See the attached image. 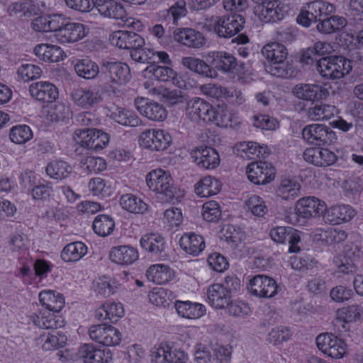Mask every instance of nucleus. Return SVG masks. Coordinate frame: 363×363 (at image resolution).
Masks as SVG:
<instances>
[{
    "mask_svg": "<svg viewBox=\"0 0 363 363\" xmlns=\"http://www.w3.org/2000/svg\"><path fill=\"white\" fill-rule=\"evenodd\" d=\"M262 53L268 60V64L265 65L267 73L282 78H288L292 75L291 67L285 62L287 52L284 45L276 42L269 43L263 47Z\"/></svg>",
    "mask_w": 363,
    "mask_h": 363,
    "instance_id": "f257e3e1",
    "label": "nucleus"
},
{
    "mask_svg": "<svg viewBox=\"0 0 363 363\" xmlns=\"http://www.w3.org/2000/svg\"><path fill=\"white\" fill-rule=\"evenodd\" d=\"M104 89L115 93L117 88L128 84L132 78L129 66L121 62H104L101 64Z\"/></svg>",
    "mask_w": 363,
    "mask_h": 363,
    "instance_id": "f03ea898",
    "label": "nucleus"
},
{
    "mask_svg": "<svg viewBox=\"0 0 363 363\" xmlns=\"http://www.w3.org/2000/svg\"><path fill=\"white\" fill-rule=\"evenodd\" d=\"M320 74L329 79H338L352 70L351 61L342 56L323 57L317 61Z\"/></svg>",
    "mask_w": 363,
    "mask_h": 363,
    "instance_id": "7ed1b4c3",
    "label": "nucleus"
},
{
    "mask_svg": "<svg viewBox=\"0 0 363 363\" xmlns=\"http://www.w3.org/2000/svg\"><path fill=\"white\" fill-rule=\"evenodd\" d=\"M245 18L238 13H231L213 18V30L219 38H230L244 28Z\"/></svg>",
    "mask_w": 363,
    "mask_h": 363,
    "instance_id": "20e7f679",
    "label": "nucleus"
},
{
    "mask_svg": "<svg viewBox=\"0 0 363 363\" xmlns=\"http://www.w3.org/2000/svg\"><path fill=\"white\" fill-rule=\"evenodd\" d=\"M74 140L87 149L99 151L107 147L110 136L107 133L94 128L77 129L73 133Z\"/></svg>",
    "mask_w": 363,
    "mask_h": 363,
    "instance_id": "39448f33",
    "label": "nucleus"
},
{
    "mask_svg": "<svg viewBox=\"0 0 363 363\" xmlns=\"http://www.w3.org/2000/svg\"><path fill=\"white\" fill-rule=\"evenodd\" d=\"M146 182L150 189L165 196L166 201H172L176 189L170 175L163 169L152 170L146 177Z\"/></svg>",
    "mask_w": 363,
    "mask_h": 363,
    "instance_id": "423d86ee",
    "label": "nucleus"
},
{
    "mask_svg": "<svg viewBox=\"0 0 363 363\" xmlns=\"http://www.w3.org/2000/svg\"><path fill=\"white\" fill-rule=\"evenodd\" d=\"M171 135L164 130L148 128L140 135L139 144L141 147L151 151H163L172 143Z\"/></svg>",
    "mask_w": 363,
    "mask_h": 363,
    "instance_id": "0eeeda50",
    "label": "nucleus"
},
{
    "mask_svg": "<svg viewBox=\"0 0 363 363\" xmlns=\"http://www.w3.org/2000/svg\"><path fill=\"white\" fill-rule=\"evenodd\" d=\"M289 11L288 4L277 0H272L262 5H255L254 13L266 23H274L282 21Z\"/></svg>",
    "mask_w": 363,
    "mask_h": 363,
    "instance_id": "6e6552de",
    "label": "nucleus"
},
{
    "mask_svg": "<svg viewBox=\"0 0 363 363\" xmlns=\"http://www.w3.org/2000/svg\"><path fill=\"white\" fill-rule=\"evenodd\" d=\"M325 211V203L315 197L308 196L300 199L296 202L295 207L296 221L300 225H303L306 220L320 216Z\"/></svg>",
    "mask_w": 363,
    "mask_h": 363,
    "instance_id": "1a4fd4ad",
    "label": "nucleus"
},
{
    "mask_svg": "<svg viewBox=\"0 0 363 363\" xmlns=\"http://www.w3.org/2000/svg\"><path fill=\"white\" fill-rule=\"evenodd\" d=\"M318 348L335 359L342 358L347 354V344L332 333H323L316 337Z\"/></svg>",
    "mask_w": 363,
    "mask_h": 363,
    "instance_id": "9d476101",
    "label": "nucleus"
},
{
    "mask_svg": "<svg viewBox=\"0 0 363 363\" xmlns=\"http://www.w3.org/2000/svg\"><path fill=\"white\" fill-rule=\"evenodd\" d=\"M303 138L308 143L315 145H328L336 140L335 133L322 124H311L302 130Z\"/></svg>",
    "mask_w": 363,
    "mask_h": 363,
    "instance_id": "9b49d317",
    "label": "nucleus"
},
{
    "mask_svg": "<svg viewBox=\"0 0 363 363\" xmlns=\"http://www.w3.org/2000/svg\"><path fill=\"white\" fill-rule=\"evenodd\" d=\"M246 173L251 182L257 185H263L270 183L274 179L276 171L271 163L259 160L249 164Z\"/></svg>",
    "mask_w": 363,
    "mask_h": 363,
    "instance_id": "f8f14e48",
    "label": "nucleus"
},
{
    "mask_svg": "<svg viewBox=\"0 0 363 363\" xmlns=\"http://www.w3.org/2000/svg\"><path fill=\"white\" fill-rule=\"evenodd\" d=\"M248 289L250 293L259 298H270L280 289L276 281L266 275H257L250 279Z\"/></svg>",
    "mask_w": 363,
    "mask_h": 363,
    "instance_id": "ddd939ff",
    "label": "nucleus"
},
{
    "mask_svg": "<svg viewBox=\"0 0 363 363\" xmlns=\"http://www.w3.org/2000/svg\"><path fill=\"white\" fill-rule=\"evenodd\" d=\"M186 115L192 121H202L208 123L213 118V107L205 100L195 97L190 99L186 106Z\"/></svg>",
    "mask_w": 363,
    "mask_h": 363,
    "instance_id": "4468645a",
    "label": "nucleus"
},
{
    "mask_svg": "<svg viewBox=\"0 0 363 363\" xmlns=\"http://www.w3.org/2000/svg\"><path fill=\"white\" fill-rule=\"evenodd\" d=\"M73 103L84 108H90L101 103L103 96L101 90L96 86L79 88L72 93Z\"/></svg>",
    "mask_w": 363,
    "mask_h": 363,
    "instance_id": "2eb2a0df",
    "label": "nucleus"
},
{
    "mask_svg": "<svg viewBox=\"0 0 363 363\" xmlns=\"http://www.w3.org/2000/svg\"><path fill=\"white\" fill-rule=\"evenodd\" d=\"M194 162L200 167L214 169L220 164V155L217 150L209 146H199L191 152Z\"/></svg>",
    "mask_w": 363,
    "mask_h": 363,
    "instance_id": "dca6fc26",
    "label": "nucleus"
},
{
    "mask_svg": "<svg viewBox=\"0 0 363 363\" xmlns=\"http://www.w3.org/2000/svg\"><path fill=\"white\" fill-rule=\"evenodd\" d=\"M111 43L121 49L133 50L145 45V40L136 33L127 30L113 32L109 38Z\"/></svg>",
    "mask_w": 363,
    "mask_h": 363,
    "instance_id": "f3484780",
    "label": "nucleus"
},
{
    "mask_svg": "<svg viewBox=\"0 0 363 363\" xmlns=\"http://www.w3.org/2000/svg\"><path fill=\"white\" fill-rule=\"evenodd\" d=\"M292 94L298 99L314 102L325 99L329 92L327 89L315 84H298L292 89Z\"/></svg>",
    "mask_w": 363,
    "mask_h": 363,
    "instance_id": "a211bd4d",
    "label": "nucleus"
},
{
    "mask_svg": "<svg viewBox=\"0 0 363 363\" xmlns=\"http://www.w3.org/2000/svg\"><path fill=\"white\" fill-rule=\"evenodd\" d=\"M135 105L141 115L151 121H162L167 118L166 108L158 102L141 98L135 99Z\"/></svg>",
    "mask_w": 363,
    "mask_h": 363,
    "instance_id": "6ab92c4d",
    "label": "nucleus"
},
{
    "mask_svg": "<svg viewBox=\"0 0 363 363\" xmlns=\"http://www.w3.org/2000/svg\"><path fill=\"white\" fill-rule=\"evenodd\" d=\"M206 61L213 70L216 69L223 73L233 72L237 66L235 57L226 52L214 51L209 52L206 56Z\"/></svg>",
    "mask_w": 363,
    "mask_h": 363,
    "instance_id": "aec40b11",
    "label": "nucleus"
},
{
    "mask_svg": "<svg viewBox=\"0 0 363 363\" xmlns=\"http://www.w3.org/2000/svg\"><path fill=\"white\" fill-rule=\"evenodd\" d=\"M31 96L44 103H52L58 97V89L52 83L40 81L32 83L29 86Z\"/></svg>",
    "mask_w": 363,
    "mask_h": 363,
    "instance_id": "412c9836",
    "label": "nucleus"
},
{
    "mask_svg": "<svg viewBox=\"0 0 363 363\" xmlns=\"http://www.w3.org/2000/svg\"><path fill=\"white\" fill-rule=\"evenodd\" d=\"M86 35L84 26L79 23H66L54 37L60 43H75Z\"/></svg>",
    "mask_w": 363,
    "mask_h": 363,
    "instance_id": "4be33fe9",
    "label": "nucleus"
},
{
    "mask_svg": "<svg viewBox=\"0 0 363 363\" xmlns=\"http://www.w3.org/2000/svg\"><path fill=\"white\" fill-rule=\"evenodd\" d=\"M79 354L84 363H108L112 359V352L109 349H97L90 344L81 346Z\"/></svg>",
    "mask_w": 363,
    "mask_h": 363,
    "instance_id": "5701e85b",
    "label": "nucleus"
},
{
    "mask_svg": "<svg viewBox=\"0 0 363 363\" xmlns=\"http://www.w3.org/2000/svg\"><path fill=\"white\" fill-rule=\"evenodd\" d=\"M173 37L176 41L190 48H199L206 43L203 34L192 28H177Z\"/></svg>",
    "mask_w": 363,
    "mask_h": 363,
    "instance_id": "b1692460",
    "label": "nucleus"
},
{
    "mask_svg": "<svg viewBox=\"0 0 363 363\" xmlns=\"http://www.w3.org/2000/svg\"><path fill=\"white\" fill-rule=\"evenodd\" d=\"M34 325L41 329L55 330L65 325L64 320L51 311H40L30 316Z\"/></svg>",
    "mask_w": 363,
    "mask_h": 363,
    "instance_id": "393cba45",
    "label": "nucleus"
},
{
    "mask_svg": "<svg viewBox=\"0 0 363 363\" xmlns=\"http://www.w3.org/2000/svg\"><path fill=\"white\" fill-rule=\"evenodd\" d=\"M110 259L118 264L130 265L138 259V250L129 245H120L111 248L109 252Z\"/></svg>",
    "mask_w": 363,
    "mask_h": 363,
    "instance_id": "a878e982",
    "label": "nucleus"
},
{
    "mask_svg": "<svg viewBox=\"0 0 363 363\" xmlns=\"http://www.w3.org/2000/svg\"><path fill=\"white\" fill-rule=\"evenodd\" d=\"M93 4L98 12L106 18L123 20L125 17V9L114 0H95Z\"/></svg>",
    "mask_w": 363,
    "mask_h": 363,
    "instance_id": "bb28decb",
    "label": "nucleus"
},
{
    "mask_svg": "<svg viewBox=\"0 0 363 363\" xmlns=\"http://www.w3.org/2000/svg\"><path fill=\"white\" fill-rule=\"evenodd\" d=\"M182 249L189 255L197 256L205 248L203 238L195 233H185L179 240Z\"/></svg>",
    "mask_w": 363,
    "mask_h": 363,
    "instance_id": "cd10ccee",
    "label": "nucleus"
},
{
    "mask_svg": "<svg viewBox=\"0 0 363 363\" xmlns=\"http://www.w3.org/2000/svg\"><path fill=\"white\" fill-rule=\"evenodd\" d=\"M146 276L150 281L156 284H164L173 279L174 272L167 265L157 264L149 267Z\"/></svg>",
    "mask_w": 363,
    "mask_h": 363,
    "instance_id": "c85d7f7f",
    "label": "nucleus"
},
{
    "mask_svg": "<svg viewBox=\"0 0 363 363\" xmlns=\"http://www.w3.org/2000/svg\"><path fill=\"white\" fill-rule=\"evenodd\" d=\"M140 245L146 251L156 257H162L166 247L164 238L158 234H147L140 239Z\"/></svg>",
    "mask_w": 363,
    "mask_h": 363,
    "instance_id": "c756f323",
    "label": "nucleus"
},
{
    "mask_svg": "<svg viewBox=\"0 0 363 363\" xmlns=\"http://www.w3.org/2000/svg\"><path fill=\"white\" fill-rule=\"evenodd\" d=\"M124 314L123 305L121 303L106 302L96 311V317L99 320H109L111 323H116Z\"/></svg>",
    "mask_w": 363,
    "mask_h": 363,
    "instance_id": "7c9ffc66",
    "label": "nucleus"
},
{
    "mask_svg": "<svg viewBox=\"0 0 363 363\" xmlns=\"http://www.w3.org/2000/svg\"><path fill=\"white\" fill-rule=\"evenodd\" d=\"M175 308L179 315L189 319L199 318L206 313V308L203 305L189 301H177L175 302Z\"/></svg>",
    "mask_w": 363,
    "mask_h": 363,
    "instance_id": "2f4dec72",
    "label": "nucleus"
},
{
    "mask_svg": "<svg viewBox=\"0 0 363 363\" xmlns=\"http://www.w3.org/2000/svg\"><path fill=\"white\" fill-rule=\"evenodd\" d=\"M207 298L209 303L216 308H224L231 299V296L219 284H211L207 290Z\"/></svg>",
    "mask_w": 363,
    "mask_h": 363,
    "instance_id": "473e14b6",
    "label": "nucleus"
},
{
    "mask_svg": "<svg viewBox=\"0 0 363 363\" xmlns=\"http://www.w3.org/2000/svg\"><path fill=\"white\" fill-rule=\"evenodd\" d=\"M33 52L39 59L48 62H59L63 59V50L59 46L54 45H37Z\"/></svg>",
    "mask_w": 363,
    "mask_h": 363,
    "instance_id": "72a5a7b5",
    "label": "nucleus"
},
{
    "mask_svg": "<svg viewBox=\"0 0 363 363\" xmlns=\"http://www.w3.org/2000/svg\"><path fill=\"white\" fill-rule=\"evenodd\" d=\"M220 182L211 176L202 178L195 185V192L201 197L216 195L220 191Z\"/></svg>",
    "mask_w": 363,
    "mask_h": 363,
    "instance_id": "f704fd0d",
    "label": "nucleus"
},
{
    "mask_svg": "<svg viewBox=\"0 0 363 363\" xmlns=\"http://www.w3.org/2000/svg\"><path fill=\"white\" fill-rule=\"evenodd\" d=\"M88 248L82 242L67 244L62 250L61 257L66 262H77L87 254Z\"/></svg>",
    "mask_w": 363,
    "mask_h": 363,
    "instance_id": "c9c22d12",
    "label": "nucleus"
},
{
    "mask_svg": "<svg viewBox=\"0 0 363 363\" xmlns=\"http://www.w3.org/2000/svg\"><path fill=\"white\" fill-rule=\"evenodd\" d=\"M301 185L291 179L281 180L276 189V195L284 200H291L296 198L300 194Z\"/></svg>",
    "mask_w": 363,
    "mask_h": 363,
    "instance_id": "e433bc0d",
    "label": "nucleus"
},
{
    "mask_svg": "<svg viewBox=\"0 0 363 363\" xmlns=\"http://www.w3.org/2000/svg\"><path fill=\"white\" fill-rule=\"evenodd\" d=\"M41 304L48 311L59 312L65 305L64 298L60 294L52 291H43L39 294Z\"/></svg>",
    "mask_w": 363,
    "mask_h": 363,
    "instance_id": "4c0bfd02",
    "label": "nucleus"
},
{
    "mask_svg": "<svg viewBox=\"0 0 363 363\" xmlns=\"http://www.w3.org/2000/svg\"><path fill=\"white\" fill-rule=\"evenodd\" d=\"M121 207L132 213H144L147 210V204L134 194H126L120 199Z\"/></svg>",
    "mask_w": 363,
    "mask_h": 363,
    "instance_id": "58836bf2",
    "label": "nucleus"
},
{
    "mask_svg": "<svg viewBox=\"0 0 363 363\" xmlns=\"http://www.w3.org/2000/svg\"><path fill=\"white\" fill-rule=\"evenodd\" d=\"M354 216V211L349 205H337L332 206L327 211V218L335 224L342 221H349Z\"/></svg>",
    "mask_w": 363,
    "mask_h": 363,
    "instance_id": "ea45409f",
    "label": "nucleus"
},
{
    "mask_svg": "<svg viewBox=\"0 0 363 363\" xmlns=\"http://www.w3.org/2000/svg\"><path fill=\"white\" fill-rule=\"evenodd\" d=\"M316 28L323 34H330L338 31L347 25L345 18L339 16H332L318 21Z\"/></svg>",
    "mask_w": 363,
    "mask_h": 363,
    "instance_id": "a19ab883",
    "label": "nucleus"
},
{
    "mask_svg": "<svg viewBox=\"0 0 363 363\" xmlns=\"http://www.w3.org/2000/svg\"><path fill=\"white\" fill-rule=\"evenodd\" d=\"M182 64L189 70L204 77H213L215 74V71L210 68V65L199 58L185 57L182 59Z\"/></svg>",
    "mask_w": 363,
    "mask_h": 363,
    "instance_id": "79ce46f5",
    "label": "nucleus"
},
{
    "mask_svg": "<svg viewBox=\"0 0 363 363\" xmlns=\"http://www.w3.org/2000/svg\"><path fill=\"white\" fill-rule=\"evenodd\" d=\"M40 340L43 342L44 350H54L62 347L67 340L66 335L60 331L52 330V333H44L40 336Z\"/></svg>",
    "mask_w": 363,
    "mask_h": 363,
    "instance_id": "37998d69",
    "label": "nucleus"
},
{
    "mask_svg": "<svg viewBox=\"0 0 363 363\" xmlns=\"http://www.w3.org/2000/svg\"><path fill=\"white\" fill-rule=\"evenodd\" d=\"M337 113L335 106L325 104H315L307 111V116L312 121H324L333 118Z\"/></svg>",
    "mask_w": 363,
    "mask_h": 363,
    "instance_id": "c03bdc74",
    "label": "nucleus"
},
{
    "mask_svg": "<svg viewBox=\"0 0 363 363\" xmlns=\"http://www.w3.org/2000/svg\"><path fill=\"white\" fill-rule=\"evenodd\" d=\"M74 70L78 76L87 79H94L99 72V66L89 58L77 60Z\"/></svg>",
    "mask_w": 363,
    "mask_h": 363,
    "instance_id": "a18cd8bd",
    "label": "nucleus"
},
{
    "mask_svg": "<svg viewBox=\"0 0 363 363\" xmlns=\"http://www.w3.org/2000/svg\"><path fill=\"white\" fill-rule=\"evenodd\" d=\"M45 171L52 179H63L69 176L72 169L67 162L62 160H55L47 165Z\"/></svg>",
    "mask_w": 363,
    "mask_h": 363,
    "instance_id": "49530a36",
    "label": "nucleus"
},
{
    "mask_svg": "<svg viewBox=\"0 0 363 363\" xmlns=\"http://www.w3.org/2000/svg\"><path fill=\"white\" fill-rule=\"evenodd\" d=\"M92 227L95 233L99 236L106 237L113 232L115 222L111 216L100 214L95 218Z\"/></svg>",
    "mask_w": 363,
    "mask_h": 363,
    "instance_id": "de8ad7c7",
    "label": "nucleus"
},
{
    "mask_svg": "<svg viewBox=\"0 0 363 363\" xmlns=\"http://www.w3.org/2000/svg\"><path fill=\"white\" fill-rule=\"evenodd\" d=\"M333 264L335 272L342 274H353L357 272V267L352 259L348 256L340 255L334 257Z\"/></svg>",
    "mask_w": 363,
    "mask_h": 363,
    "instance_id": "09e8293b",
    "label": "nucleus"
},
{
    "mask_svg": "<svg viewBox=\"0 0 363 363\" xmlns=\"http://www.w3.org/2000/svg\"><path fill=\"white\" fill-rule=\"evenodd\" d=\"M112 118L116 122L123 125L136 127L141 124L140 119L135 113L121 108H118L113 112Z\"/></svg>",
    "mask_w": 363,
    "mask_h": 363,
    "instance_id": "8fccbe9b",
    "label": "nucleus"
},
{
    "mask_svg": "<svg viewBox=\"0 0 363 363\" xmlns=\"http://www.w3.org/2000/svg\"><path fill=\"white\" fill-rule=\"evenodd\" d=\"M9 138L14 143L24 144L33 138V132L28 125H18L11 129Z\"/></svg>",
    "mask_w": 363,
    "mask_h": 363,
    "instance_id": "3c124183",
    "label": "nucleus"
},
{
    "mask_svg": "<svg viewBox=\"0 0 363 363\" xmlns=\"http://www.w3.org/2000/svg\"><path fill=\"white\" fill-rule=\"evenodd\" d=\"M333 46L327 42L318 41L312 48H308L303 55L302 60L308 64L310 60H313L315 55L321 56L330 54L333 52Z\"/></svg>",
    "mask_w": 363,
    "mask_h": 363,
    "instance_id": "603ef678",
    "label": "nucleus"
},
{
    "mask_svg": "<svg viewBox=\"0 0 363 363\" xmlns=\"http://www.w3.org/2000/svg\"><path fill=\"white\" fill-rule=\"evenodd\" d=\"M245 203L247 210L257 217H263L268 211L264 201L257 195H250Z\"/></svg>",
    "mask_w": 363,
    "mask_h": 363,
    "instance_id": "864d4df0",
    "label": "nucleus"
},
{
    "mask_svg": "<svg viewBox=\"0 0 363 363\" xmlns=\"http://www.w3.org/2000/svg\"><path fill=\"white\" fill-rule=\"evenodd\" d=\"M187 13L186 4L184 0H179L175 2L167 10L164 11V16L166 20L172 21L174 24H177L178 20L184 17Z\"/></svg>",
    "mask_w": 363,
    "mask_h": 363,
    "instance_id": "5fc2aeb1",
    "label": "nucleus"
},
{
    "mask_svg": "<svg viewBox=\"0 0 363 363\" xmlns=\"http://www.w3.org/2000/svg\"><path fill=\"white\" fill-rule=\"evenodd\" d=\"M145 71L151 74L155 79L161 82L174 79L176 75L175 72L172 68L166 66L151 65Z\"/></svg>",
    "mask_w": 363,
    "mask_h": 363,
    "instance_id": "6e6d98bb",
    "label": "nucleus"
},
{
    "mask_svg": "<svg viewBox=\"0 0 363 363\" xmlns=\"http://www.w3.org/2000/svg\"><path fill=\"white\" fill-rule=\"evenodd\" d=\"M320 236L323 242L330 245L344 241L347 238V234L342 229L328 228L320 234Z\"/></svg>",
    "mask_w": 363,
    "mask_h": 363,
    "instance_id": "4d7b16f0",
    "label": "nucleus"
},
{
    "mask_svg": "<svg viewBox=\"0 0 363 363\" xmlns=\"http://www.w3.org/2000/svg\"><path fill=\"white\" fill-rule=\"evenodd\" d=\"M291 333L289 328L279 326L272 328L267 337V342L273 345H278L290 339Z\"/></svg>",
    "mask_w": 363,
    "mask_h": 363,
    "instance_id": "13d9d810",
    "label": "nucleus"
},
{
    "mask_svg": "<svg viewBox=\"0 0 363 363\" xmlns=\"http://www.w3.org/2000/svg\"><path fill=\"white\" fill-rule=\"evenodd\" d=\"M153 95H162V96L170 104H176L184 101V96L182 91L160 87H153L152 89Z\"/></svg>",
    "mask_w": 363,
    "mask_h": 363,
    "instance_id": "bf43d9fd",
    "label": "nucleus"
},
{
    "mask_svg": "<svg viewBox=\"0 0 363 363\" xmlns=\"http://www.w3.org/2000/svg\"><path fill=\"white\" fill-rule=\"evenodd\" d=\"M202 216L208 222L217 221L220 216L221 211L219 204L215 201H209L203 205Z\"/></svg>",
    "mask_w": 363,
    "mask_h": 363,
    "instance_id": "052dcab7",
    "label": "nucleus"
},
{
    "mask_svg": "<svg viewBox=\"0 0 363 363\" xmlns=\"http://www.w3.org/2000/svg\"><path fill=\"white\" fill-rule=\"evenodd\" d=\"M131 58L138 62L152 64L155 60V54L152 49L139 47L130 51Z\"/></svg>",
    "mask_w": 363,
    "mask_h": 363,
    "instance_id": "680f3d73",
    "label": "nucleus"
},
{
    "mask_svg": "<svg viewBox=\"0 0 363 363\" xmlns=\"http://www.w3.org/2000/svg\"><path fill=\"white\" fill-rule=\"evenodd\" d=\"M223 230V235L226 241L234 244L235 246H238L245 238V234L242 230L235 225H226Z\"/></svg>",
    "mask_w": 363,
    "mask_h": 363,
    "instance_id": "e2e57ef3",
    "label": "nucleus"
},
{
    "mask_svg": "<svg viewBox=\"0 0 363 363\" xmlns=\"http://www.w3.org/2000/svg\"><path fill=\"white\" fill-rule=\"evenodd\" d=\"M169 345L162 343L159 346H155L151 351V363H169L170 358Z\"/></svg>",
    "mask_w": 363,
    "mask_h": 363,
    "instance_id": "0e129e2a",
    "label": "nucleus"
},
{
    "mask_svg": "<svg viewBox=\"0 0 363 363\" xmlns=\"http://www.w3.org/2000/svg\"><path fill=\"white\" fill-rule=\"evenodd\" d=\"M42 72L40 67L32 64L22 65L18 70V74L25 81L39 78Z\"/></svg>",
    "mask_w": 363,
    "mask_h": 363,
    "instance_id": "69168bd1",
    "label": "nucleus"
},
{
    "mask_svg": "<svg viewBox=\"0 0 363 363\" xmlns=\"http://www.w3.org/2000/svg\"><path fill=\"white\" fill-rule=\"evenodd\" d=\"M83 168L89 173H98L106 168V163L101 157H87L84 160Z\"/></svg>",
    "mask_w": 363,
    "mask_h": 363,
    "instance_id": "338daca9",
    "label": "nucleus"
},
{
    "mask_svg": "<svg viewBox=\"0 0 363 363\" xmlns=\"http://www.w3.org/2000/svg\"><path fill=\"white\" fill-rule=\"evenodd\" d=\"M342 319L347 322H355L363 315V307L358 305H351L340 311Z\"/></svg>",
    "mask_w": 363,
    "mask_h": 363,
    "instance_id": "774afa93",
    "label": "nucleus"
}]
</instances>
